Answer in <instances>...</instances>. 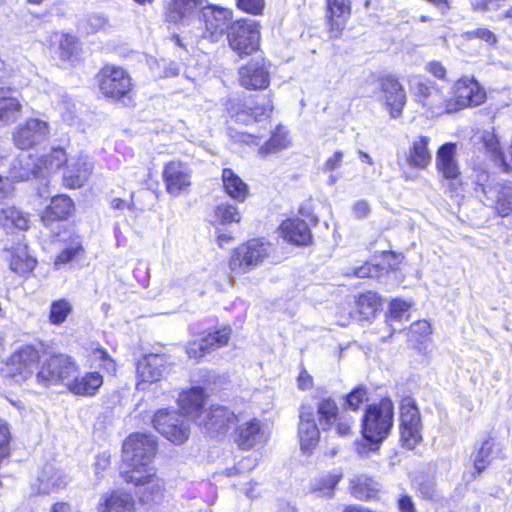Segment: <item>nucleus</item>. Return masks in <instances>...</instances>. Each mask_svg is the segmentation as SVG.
I'll list each match as a JSON object with an SVG mask.
<instances>
[{"label": "nucleus", "instance_id": "obj_57", "mask_svg": "<svg viewBox=\"0 0 512 512\" xmlns=\"http://www.w3.org/2000/svg\"><path fill=\"white\" fill-rule=\"evenodd\" d=\"M410 308V303L403 301L401 299H394L390 303L389 307V319L394 320H401L404 315L408 312Z\"/></svg>", "mask_w": 512, "mask_h": 512}, {"label": "nucleus", "instance_id": "obj_26", "mask_svg": "<svg viewBox=\"0 0 512 512\" xmlns=\"http://www.w3.org/2000/svg\"><path fill=\"white\" fill-rule=\"evenodd\" d=\"M486 205L494 207L502 216H508L512 212V183H497L494 187L484 188Z\"/></svg>", "mask_w": 512, "mask_h": 512}, {"label": "nucleus", "instance_id": "obj_16", "mask_svg": "<svg viewBox=\"0 0 512 512\" xmlns=\"http://www.w3.org/2000/svg\"><path fill=\"white\" fill-rule=\"evenodd\" d=\"M235 420L234 412L223 406H213L202 412L196 423L202 426L211 437H218L224 435Z\"/></svg>", "mask_w": 512, "mask_h": 512}, {"label": "nucleus", "instance_id": "obj_54", "mask_svg": "<svg viewBox=\"0 0 512 512\" xmlns=\"http://www.w3.org/2000/svg\"><path fill=\"white\" fill-rule=\"evenodd\" d=\"M431 334V325L426 320H419L411 324L407 336L411 342H422Z\"/></svg>", "mask_w": 512, "mask_h": 512}, {"label": "nucleus", "instance_id": "obj_27", "mask_svg": "<svg viewBox=\"0 0 512 512\" xmlns=\"http://www.w3.org/2000/svg\"><path fill=\"white\" fill-rule=\"evenodd\" d=\"M485 93L474 80H460L457 82L454 92L453 105L455 111L477 106L484 101Z\"/></svg>", "mask_w": 512, "mask_h": 512}, {"label": "nucleus", "instance_id": "obj_46", "mask_svg": "<svg viewBox=\"0 0 512 512\" xmlns=\"http://www.w3.org/2000/svg\"><path fill=\"white\" fill-rule=\"evenodd\" d=\"M289 145H290V140L288 138L287 132L284 130L283 127L279 126L273 132L270 139L268 141H266L265 144L259 148L258 152L261 155L275 153V152H278L280 150L287 148Z\"/></svg>", "mask_w": 512, "mask_h": 512}, {"label": "nucleus", "instance_id": "obj_2", "mask_svg": "<svg viewBox=\"0 0 512 512\" xmlns=\"http://www.w3.org/2000/svg\"><path fill=\"white\" fill-rule=\"evenodd\" d=\"M155 453L156 440L151 434H131L122 446V461L129 468L124 472H135L153 466Z\"/></svg>", "mask_w": 512, "mask_h": 512}, {"label": "nucleus", "instance_id": "obj_6", "mask_svg": "<svg viewBox=\"0 0 512 512\" xmlns=\"http://www.w3.org/2000/svg\"><path fill=\"white\" fill-rule=\"evenodd\" d=\"M431 138L429 136L419 135L415 137L409 148L397 155V163L403 170V177L405 180H414L416 175L406 171V168L411 170H425L432 162V152L429 149Z\"/></svg>", "mask_w": 512, "mask_h": 512}, {"label": "nucleus", "instance_id": "obj_32", "mask_svg": "<svg viewBox=\"0 0 512 512\" xmlns=\"http://www.w3.org/2000/svg\"><path fill=\"white\" fill-rule=\"evenodd\" d=\"M36 159L25 153H21L15 158L9 167L8 178L13 181L29 180L32 176L39 178V174H43L42 170H38Z\"/></svg>", "mask_w": 512, "mask_h": 512}, {"label": "nucleus", "instance_id": "obj_5", "mask_svg": "<svg viewBox=\"0 0 512 512\" xmlns=\"http://www.w3.org/2000/svg\"><path fill=\"white\" fill-rule=\"evenodd\" d=\"M227 39L230 48L240 57L249 56L260 46V31L253 20L241 19L231 23Z\"/></svg>", "mask_w": 512, "mask_h": 512}, {"label": "nucleus", "instance_id": "obj_43", "mask_svg": "<svg viewBox=\"0 0 512 512\" xmlns=\"http://www.w3.org/2000/svg\"><path fill=\"white\" fill-rule=\"evenodd\" d=\"M38 170H42L43 174L39 177L45 178L50 173L57 171L64 163L68 162L65 151L62 148L53 149L49 154L36 160Z\"/></svg>", "mask_w": 512, "mask_h": 512}, {"label": "nucleus", "instance_id": "obj_52", "mask_svg": "<svg viewBox=\"0 0 512 512\" xmlns=\"http://www.w3.org/2000/svg\"><path fill=\"white\" fill-rule=\"evenodd\" d=\"M215 216L222 224L238 223L241 220V214L237 207L228 203L217 206Z\"/></svg>", "mask_w": 512, "mask_h": 512}, {"label": "nucleus", "instance_id": "obj_13", "mask_svg": "<svg viewBox=\"0 0 512 512\" xmlns=\"http://www.w3.org/2000/svg\"><path fill=\"white\" fill-rule=\"evenodd\" d=\"M162 178L167 193L178 197L191 186L192 170L185 162L170 161L163 168Z\"/></svg>", "mask_w": 512, "mask_h": 512}, {"label": "nucleus", "instance_id": "obj_28", "mask_svg": "<svg viewBox=\"0 0 512 512\" xmlns=\"http://www.w3.org/2000/svg\"><path fill=\"white\" fill-rule=\"evenodd\" d=\"M381 89L385 95V103L391 117H399L406 104V94L402 85L395 77L388 76L382 79Z\"/></svg>", "mask_w": 512, "mask_h": 512}, {"label": "nucleus", "instance_id": "obj_61", "mask_svg": "<svg viewBox=\"0 0 512 512\" xmlns=\"http://www.w3.org/2000/svg\"><path fill=\"white\" fill-rule=\"evenodd\" d=\"M467 39L479 38L488 44H495L497 39L495 34L486 28H477L475 30L465 32Z\"/></svg>", "mask_w": 512, "mask_h": 512}, {"label": "nucleus", "instance_id": "obj_37", "mask_svg": "<svg viewBox=\"0 0 512 512\" xmlns=\"http://www.w3.org/2000/svg\"><path fill=\"white\" fill-rule=\"evenodd\" d=\"M51 46L63 61H72L80 50L77 37L63 32L53 33Z\"/></svg>", "mask_w": 512, "mask_h": 512}, {"label": "nucleus", "instance_id": "obj_31", "mask_svg": "<svg viewBox=\"0 0 512 512\" xmlns=\"http://www.w3.org/2000/svg\"><path fill=\"white\" fill-rule=\"evenodd\" d=\"M92 164L86 157L71 159L63 173L64 184L69 188H79L84 185L92 172Z\"/></svg>", "mask_w": 512, "mask_h": 512}, {"label": "nucleus", "instance_id": "obj_22", "mask_svg": "<svg viewBox=\"0 0 512 512\" xmlns=\"http://www.w3.org/2000/svg\"><path fill=\"white\" fill-rule=\"evenodd\" d=\"M298 436L301 449L310 452L319 442L320 431L312 407L302 406L299 414Z\"/></svg>", "mask_w": 512, "mask_h": 512}, {"label": "nucleus", "instance_id": "obj_40", "mask_svg": "<svg viewBox=\"0 0 512 512\" xmlns=\"http://www.w3.org/2000/svg\"><path fill=\"white\" fill-rule=\"evenodd\" d=\"M72 209L73 202L68 196H54L45 210L42 220L48 224L51 221L66 219L71 214Z\"/></svg>", "mask_w": 512, "mask_h": 512}, {"label": "nucleus", "instance_id": "obj_8", "mask_svg": "<svg viewBox=\"0 0 512 512\" xmlns=\"http://www.w3.org/2000/svg\"><path fill=\"white\" fill-rule=\"evenodd\" d=\"M98 78L100 90L106 97L131 101V78L123 68L106 65L100 70Z\"/></svg>", "mask_w": 512, "mask_h": 512}, {"label": "nucleus", "instance_id": "obj_7", "mask_svg": "<svg viewBox=\"0 0 512 512\" xmlns=\"http://www.w3.org/2000/svg\"><path fill=\"white\" fill-rule=\"evenodd\" d=\"M271 245L260 239H251L237 247L231 257L233 271L246 273L260 265L270 255Z\"/></svg>", "mask_w": 512, "mask_h": 512}, {"label": "nucleus", "instance_id": "obj_56", "mask_svg": "<svg viewBox=\"0 0 512 512\" xmlns=\"http://www.w3.org/2000/svg\"><path fill=\"white\" fill-rule=\"evenodd\" d=\"M93 358L99 362V365L108 373L116 372V363L103 348H97L93 351Z\"/></svg>", "mask_w": 512, "mask_h": 512}, {"label": "nucleus", "instance_id": "obj_48", "mask_svg": "<svg viewBox=\"0 0 512 512\" xmlns=\"http://www.w3.org/2000/svg\"><path fill=\"white\" fill-rule=\"evenodd\" d=\"M341 478L342 474L340 473H327L315 480L312 489L314 492H319L321 496L331 497L335 486Z\"/></svg>", "mask_w": 512, "mask_h": 512}, {"label": "nucleus", "instance_id": "obj_58", "mask_svg": "<svg viewBox=\"0 0 512 512\" xmlns=\"http://www.w3.org/2000/svg\"><path fill=\"white\" fill-rule=\"evenodd\" d=\"M89 31L92 33L106 29L109 26L108 18L101 13L88 15L86 20Z\"/></svg>", "mask_w": 512, "mask_h": 512}, {"label": "nucleus", "instance_id": "obj_25", "mask_svg": "<svg viewBox=\"0 0 512 512\" xmlns=\"http://www.w3.org/2000/svg\"><path fill=\"white\" fill-rule=\"evenodd\" d=\"M68 483L67 476L53 465L47 464L38 473L32 484V490L37 494L47 495L65 487Z\"/></svg>", "mask_w": 512, "mask_h": 512}, {"label": "nucleus", "instance_id": "obj_1", "mask_svg": "<svg viewBox=\"0 0 512 512\" xmlns=\"http://www.w3.org/2000/svg\"><path fill=\"white\" fill-rule=\"evenodd\" d=\"M41 365V355L32 345H23L15 350L2 364V378L21 384L29 379L35 380V374Z\"/></svg>", "mask_w": 512, "mask_h": 512}, {"label": "nucleus", "instance_id": "obj_36", "mask_svg": "<svg viewBox=\"0 0 512 512\" xmlns=\"http://www.w3.org/2000/svg\"><path fill=\"white\" fill-rule=\"evenodd\" d=\"M205 394L201 387H193L179 396V407L189 418L198 421L199 415L204 412Z\"/></svg>", "mask_w": 512, "mask_h": 512}, {"label": "nucleus", "instance_id": "obj_53", "mask_svg": "<svg viewBox=\"0 0 512 512\" xmlns=\"http://www.w3.org/2000/svg\"><path fill=\"white\" fill-rule=\"evenodd\" d=\"M480 139L486 152L490 155L491 158L499 159L502 157L503 154L501 151L500 142L493 131H483Z\"/></svg>", "mask_w": 512, "mask_h": 512}, {"label": "nucleus", "instance_id": "obj_11", "mask_svg": "<svg viewBox=\"0 0 512 512\" xmlns=\"http://www.w3.org/2000/svg\"><path fill=\"white\" fill-rule=\"evenodd\" d=\"M10 77V85L0 87V124L2 125L14 122L20 115L22 104L15 93L32 81L31 78L19 79L18 73L15 72Z\"/></svg>", "mask_w": 512, "mask_h": 512}, {"label": "nucleus", "instance_id": "obj_50", "mask_svg": "<svg viewBox=\"0 0 512 512\" xmlns=\"http://www.w3.org/2000/svg\"><path fill=\"white\" fill-rule=\"evenodd\" d=\"M379 306V298L375 293L362 294L358 300L359 313L365 319L373 317Z\"/></svg>", "mask_w": 512, "mask_h": 512}, {"label": "nucleus", "instance_id": "obj_44", "mask_svg": "<svg viewBox=\"0 0 512 512\" xmlns=\"http://www.w3.org/2000/svg\"><path fill=\"white\" fill-rule=\"evenodd\" d=\"M496 442L492 437H487L474 453L473 465L478 474L483 472L491 463L495 452Z\"/></svg>", "mask_w": 512, "mask_h": 512}, {"label": "nucleus", "instance_id": "obj_63", "mask_svg": "<svg viewBox=\"0 0 512 512\" xmlns=\"http://www.w3.org/2000/svg\"><path fill=\"white\" fill-rule=\"evenodd\" d=\"M11 434L6 424H0V459L10 453Z\"/></svg>", "mask_w": 512, "mask_h": 512}, {"label": "nucleus", "instance_id": "obj_18", "mask_svg": "<svg viewBox=\"0 0 512 512\" xmlns=\"http://www.w3.org/2000/svg\"><path fill=\"white\" fill-rule=\"evenodd\" d=\"M166 371L167 360L164 355H145L137 363V389L144 390L146 384L160 381Z\"/></svg>", "mask_w": 512, "mask_h": 512}, {"label": "nucleus", "instance_id": "obj_3", "mask_svg": "<svg viewBox=\"0 0 512 512\" xmlns=\"http://www.w3.org/2000/svg\"><path fill=\"white\" fill-rule=\"evenodd\" d=\"M78 373V366L71 356L53 353L48 357L41 356V365L35 374V382L43 387L64 384Z\"/></svg>", "mask_w": 512, "mask_h": 512}, {"label": "nucleus", "instance_id": "obj_30", "mask_svg": "<svg viewBox=\"0 0 512 512\" xmlns=\"http://www.w3.org/2000/svg\"><path fill=\"white\" fill-rule=\"evenodd\" d=\"M43 91L50 97L51 104L59 111L63 120L71 123L75 118V104L64 89L44 81Z\"/></svg>", "mask_w": 512, "mask_h": 512}, {"label": "nucleus", "instance_id": "obj_12", "mask_svg": "<svg viewBox=\"0 0 512 512\" xmlns=\"http://www.w3.org/2000/svg\"><path fill=\"white\" fill-rule=\"evenodd\" d=\"M204 22L203 36L212 42L219 41L225 33L228 34L232 21V11L226 8L208 5L200 10Z\"/></svg>", "mask_w": 512, "mask_h": 512}, {"label": "nucleus", "instance_id": "obj_23", "mask_svg": "<svg viewBox=\"0 0 512 512\" xmlns=\"http://www.w3.org/2000/svg\"><path fill=\"white\" fill-rule=\"evenodd\" d=\"M266 441L264 427L256 418L242 422L235 429V442L241 449L249 450Z\"/></svg>", "mask_w": 512, "mask_h": 512}, {"label": "nucleus", "instance_id": "obj_39", "mask_svg": "<svg viewBox=\"0 0 512 512\" xmlns=\"http://www.w3.org/2000/svg\"><path fill=\"white\" fill-rule=\"evenodd\" d=\"M222 182L225 192L234 200L243 202L248 197V185L232 169H223Z\"/></svg>", "mask_w": 512, "mask_h": 512}, {"label": "nucleus", "instance_id": "obj_24", "mask_svg": "<svg viewBox=\"0 0 512 512\" xmlns=\"http://www.w3.org/2000/svg\"><path fill=\"white\" fill-rule=\"evenodd\" d=\"M230 335L231 329L224 327L200 340L189 342L186 352L190 358L200 359L210 351L225 346L230 339Z\"/></svg>", "mask_w": 512, "mask_h": 512}, {"label": "nucleus", "instance_id": "obj_14", "mask_svg": "<svg viewBox=\"0 0 512 512\" xmlns=\"http://www.w3.org/2000/svg\"><path fill=\"white\" fill-rule=\"evenodd\" d=\"M49 134L48 122L38 118H29L16 127L13 141L18 148L28 149L45 141Z\"/></svg>", "mask_w": 512, "mask_h": 512}, {"label": "nucleus", "instance_id": "obj_41", "mask_svg": "<svg viewBox=\"0 0 512 512\" xmlns=\"http://www.w3.org/2000/svg\"><path fill=\"white\" fill-rule=\"evenodd\" d=\"M317 414L323 430H330L339 416V408L336 401L330 397H322L317 402Z\"/></svg>", "mask_w": 512, "mask_h": 512}, {"label": "nucleus", "instance_id": "obj_34", "mask_svg": "<svg viewBox=\"0 0 512 512\" xmlns=\"http://www.w3.org/2000/svg\"><path fill=\"white\" fill-rule=\"evenodd\" d=\"M103 384V377L98 372H89L78 377L75 374L67 382V388L70 392L80 396H93Z\"/></svg>", "mask_w": 512, "mask_h": 512}, {"label": "nucleus", "instance_id": "obj_42", "mask_svg": "<svg viewBox=\"0 0 512 512\" xmlns=\"http://www.w3.org/2000/svg\"><path fill=\"white\" fill-rule=\"evenodd\" d=\"M100 512H135V503L130 495L113 492L105 499Z\"/></svg>", "mask_w": 512, "mask_h": 512}, {"label": "nucleus", "instance_id": "obj_15", "mask_svg": "<svg viewBox=\"0 0 512 512\" xmlns=\"http://www.w3.org/2000/svg\"><path fill=\"white\" fill-rule=\"evenodd\" d=\"M127 483H132L139 488L138 493L144 502L154 501L161 495L163 482L156 476L153 466L135 472H122Z\"/></svg>", "mask_w": 512, "mask_h": 512}, {"label": "nucleus", "instance_id": "obj_38", "mask_svg": "<svg viewBox=\"0 0 512 512\" xmlns=\"http://www.w3.org/2000/svg\"><path fill=\"white\" fill-rule=\"evenodd\" d=\"M430 91V94H428L427 98L424 99L422 106L427 108L432 117L455 112V105H453L452 98L445 96L437 87Z\"/></svg>", "mask_w": 512, "mask_h": 512}, {"label": "nucleus", "instance_id": "obj_4", "mask_svg": "<svg viewBox=\"0 0 512 512\" xmlns=\"http://www.w3.org/2000/svg\"><path fill=\"white\" fill-rule=\"evenodd\" d=\"M393 418L394 406L390 399L384 398L378 404L369 405L362 419V435L383 442L393 426Z\"/></svg>", "mask_w": 512, "mask_h": 512}, {"label": "nucleus", "instance_id": "obj_29", "mask_svg": "<svg viewBox=\"0 0 512 512\" xmlns=\"http://www.w3.org/2000/svg\"><path fill=\"white\" fill-rule=\"evenodd\" d=\"M272 110L273 106L271 101L266 100L264 103L257 104L255 106H247L243 104L233 105L229 108V113L236 122L249 125L269 117Z\"/></svg>", "mask_w": 512, "mask_h": 512}, {"label": "nucleus", "instance_id": "obj_17", "mask_svg": "<svg viewBox=\"0 0 512 512\" xmlns=\"http://www.w3.org/2000/svg\"><path fill=\"white\" fill-rule=\"evenodd\" d=\"M435 167L439 175L451 185L460 183L461 170L457 160L456 143L448 142L438 148Z\"/></svg>", "mask_w": 512, "mask_h": 512}, {"label": "nucleus", "instance_id": "obj_20", "mask_svg": "<svg viewBox=\"0 0 512 512\" xmlns=\"http://www.w3.org/2000/svg\"><path fill=\"white\" fill-rule=\"evenodd\" d=\"M201 5L202 0H169L164 8L165 21L174 25H188Z\"/></svg>", "mask_w": 512, "mask_h": 512}, {"label": "nucleus", "instance_id": "obj_19", "mask_svg": "<svg viewBox=\"0 0 512 512\" xmlns=\"http://www.w3.org/2000/svg\"><path fill=\"white\" fill-rule=\"evenodd\" d=\"M326 20L330 38L337 39L341 36L351 15L350 0H326Z\"/></svg>", "mask_w": 512, "mask_h": 512}, {"label": "nucleus", "instance_id": "obj_59", "mask_svg": "<svg viewBox=\"0 0 512 512\" xmlns=\"http://www.w3.org/2000/svg\"><path fill=\"white\" fill-rule=\"evenodd\" d=\"M237 7L253 15H259L262 13L265 7L264 0H236Z\"/></svg>", "mask_w": 512, "mask_h": 512}, {"label": "nucleus", "instance_id": "obj_62", "mask_svg": "<svg viewBox=\"0 0 512 512\" xmlns=\"http://www.w3.org/2000/svg\"><path fill=\"white\" fill-rule=\"evenodd\" d=\"M353 419L350 417L339 415L337 420H334L335 431L339 436H348L352 432Z\"/></svg>", "mask_w": 512, "mask_h": 512}, {"label": "nucleus", "instance_id": "obj_60", "mask_svg": "<svg viewBox=\"0 0 512 512\" xmlns=\"http://www.w3.org/2000/svg\"><path fill=\"white\" fill-rule=\"evenodd\" d=\"M385 268L378 264L365 263L354 270L353 274L359 278L378 277Z\"/></svg>", "mask_w": 512, "mask_h": 512}, {"label": "nucleus", "instance_id": "obj_9", "mask_svg": "<svg viewBox=\"0 0 512 512\" xmlns=\"http://www.w3.org/2000/svg\"><path fill=\"white\" fill-rule=\"evenodd\" d=\"M153 425L159 433L172 443L182 444L188 439V418L178 411L159 410L153 418Z\"/></svg>", "mask_w": 512, "mask_h": 512}, {"label": "nucleus", "instance_id": "obj_33", "mask_svg": "<svg viewBox=\"0 0 512 512\" xmlns=\"http://www.w3.org/2000/svg\"><path fill=\"white\" fill-rule=\"evenodd\" d=\"M280 230L284 239L295 245H307L312 239L310 228L302 219H287Z\"/></svg>", "mask_w": 512, "mask_h": 512}, {"label": "nucleus", "instance_id": "obj_55", "mask_svg": "<svg viewBox=\"0 0 512 512\" xmlns=\"http://www.w3.org/2000/svg\"><path fill=\"white\" fill-rule=\"evenodd\" d=\"M366 401H368L367 389L360 386L355 388L346 396L345 405L347 408L355 411Z\"/></svg>", "mask_w": 512, "mask_h": 512}, {"label": "nucleus", "instance_id": "obj_21", "mask_svg": "<svg viewBox=\"0 0 512 512\" xmlns=\"http://www.w3.org/2000/svg\"><path fill=\"white\" fill-rule=\"evenodd\" d=\"M240 84L246 89H264L269 84V71L264 59H254L239 69Z\"/></svg>", "mask_w": 512, "mask_h": 512}, {"label": "nucleus", "instance_id": "obj_45", "mask_svg": "<svg viewBox=\"0 0 512 512\" xmlns=\"http://www.w3.org/2000/svg\"><path fill=\"white\" fill-rule=\"evenodd\" d=\"M0 221L3 226L16 227L20 230L29 228V217L16 207H7L1 210Z\"/></svg>", "mask_w": 512, "mask_h": 512}, {"label": "nucleus", "instance_id": "obj_51", "mask_svg": "<svg viewBox=\"0 0 512 512\" xmlns=\"http://www.w3.org/2000/svg\"><path fill=\"white\" fill-rule=\"evenodd\" d=\"M381 443L382 442L377 439H369L362 435L361 439H357L354 442V449L360 458H369L379 450Z\"/></svg>", "mask_w": 512, "mask_h": 512}, {"label": "nucleus", "instance_id": "obj_49", "mask_svg": "<svg viewBox=\"0 0 512 512\" xmlns=\"http://www.w3.org/2000/svg\"><path fill=\"white\" fill-rule=\"evenodd\" d=\"M377 483L370 478H359L353 483L352 494L362 500H367L375 496L378 491Z\"/></svg>", "mask_w": 512, "mask_h": 512}, {"label": "nucleus", "instance_id": "obj_35", "mask_svg": "<svg viewBox=\"0 0 512 512\" xmlns=\"http://www.w3.org/2000/svg\"><path fill=\"white\" fill-rule=\"evenodd\" d=\"M37 260L31 255L28 246L18 244L10 252L9 267L20 276L29 275L36 267Z\"/></svg>", "mask_w": 512, "mask_h": 512}, {"label": "nucleus", "instance_id": "obj_10", "mask_svg": "<svg viewBox=\"0 0 512 512\" xmlns=\"http://www.w3.org/2000/svg\"><path fill=\"white\" fill-rule=\"evenodd\" d=\"M400 434L403 445L413 449L422 440V424L415 401L406 397L400 407Z\"/></svg>", "mask_w": 512, "mask_h": 512}, {"label": "nucleus", "instance_id": "obj_47", "mask_svg": "<svg viewBox=\"0 0 512 512\" xmlns=\"http://www.w3.org/2000/svg\"><path fill=\"white\" fill-rule=\"evenodd\" d=\"M73 311L72 303L67 299L55 300L51 303L48 319L52 325L63 324Z\"/></svg>", "mask_w": 512, "mask_h": 512}, {"label": "nucleus", "instance_id": "obj_64", "mask_svg": "<svg viewBox=\"0 0 512 512\" xmlns=\"http://www.w3.org/2000/svg\"><path fill=\"white\" fill-rule=\"evenodd\" d=\"M82 251V248L80 245H73L66 249H64L58 256L55 261V265L58 266L59 264H66L70 262L72 259H74L80 252Z\"/></svg>", "mask_w": 512, "mask_h": 512}]
</instances>
